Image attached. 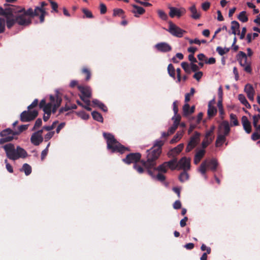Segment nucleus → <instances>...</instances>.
I'll list each match as a JSON object with an SVG mask.
<instances>
[{
  "label": "nucleus",
  "instance_id": "obj_1",
  "mask_svg": "<svg viewBox=\"0 0 260 260\" xmlns=\"http://www.w3.org/2000/svg\"><path fill=\"white\" fill-rule=\"evenodd\" d=\"M165 144V141L157 140L155 141L153 146L147 150V161L142 160L143 165L147 169V173L152 178L158 181L163 182L166 180V176L158 173L156 176L154 174L151 169L156 166V160L158 158L162 152V146Z\"/></svg>",
  "mask_w": 260,
  "mask_h": 260
},
{
  "label": "nucleus",
  "instance_id": "obj_2",
  "mask_svg": "<svg viewBox=\"0 0 260 260\" xmlns=\"http://www.w3.org/2000/svg\"><path fill=\"white\" fill-rule=\"evenodd\" d=\"M36 13L31 8L26 10L24 8L15 6L11 18L8 20L7 28L11 29L16 24L22 26L29 25L32 19L37 15Z\"/></svg>",
  "mask_w": 260,
  "mask_h": 260
},
{
  "label": "nucleus",
  "instance_id": "obj_3",
  "mask_svg": "<svg viewBox=\"0 0 260 260\" xmlns=\"http://www.w3.org/2000/svg\"><path fill=\"white\" fill-rule=\"evenodd\" d=\"M4 149L8 158L12 160H16L20 158H25L27 153L25 150L19 146L16 148L14 144L8 143L2 146Z\"/></svg>",
  "mask_w": 260,
  "mask_h": 260
},
{
  "label": "nucleus",
  "instance_id": "obj_4",
  "mask_svg": "<svg viewBox=\"0 0 260 260\" xmlns=\"http://www.w3.org/2000/svg\"><path fill=\"white\" fill-rule=\"evenodd\" d=\"M103 136L107 141V149L110 150L112 153H123L125 150H128L127 148L118 142L112 134L104 133Z\"/></svg>",
  "mask_w": 260,
  "mask_h": 260
},
{
  "label": "nucleus",
  "instance_id": "obj_5",
  "mask_svg": "<svg viewBox=\"0 0 260 260\" xmlns=\"http://www.w3.org/2000/svg\"><path fill=\"white\" fill-rule=\"evenodd\" d=\"M218 166V162L216 158L206 159L201 163L198 171L204 176L205 179H207L206 173L207 169L214 172L217 170Z\"/></svg>",
  "mask_w": 260,
  "mask_h": 260
},
{
  "label": "nucleus",
  "instance_id": "obj_6",
  "mask_svg": "<svg viewBox=\"0 0 260 260\" xmlns=\"http://www.w3.org/2000/svg\"><path fill=\"white\" fill-rule=\"evenodd\" d=\"M18 133L15 132L10 128H6L0 132V145L12 141L14 136H18Z\"/></svg>",
  "mask_w": 260,
  "mask_h": 260
},
{
  "label": "nucleus",
  "instance_id": "obj_7",
  "mask_svg": "<svg viewBox=\"0 0 260 260\" xmlns=\"http://www.w3.org/2000/svg\"><path fill=\"white\" fill-rule=\"evenodd\" d=\"M167 30L172 35L178 38H181L186 32L185 30L177 26L171 21L169 22V28Z\"/></svg>",
  "mask_w": 260,
  "mask_h": 260
},
{
  "label": "nucleus",
  "instance_id": "obj_8",
  "mask_svg": "<svg viewBox=\"0 0 260 260\" xmlns=\"http://www.w3.org/2000/svg\"><path fill=\"white\" fill-rule=\"evenodd\" d=\"M201 134L196 131L193 136H192L186 147L185 151L186 152H190L199 143L200 141Z\"/></svg>",
  "mask_w": 260,
  "mask_h": 260
},
{
  "label": "nucleus",
  "instance_id": "obj_9",
  "mask_svg": "<svg viewBox=\"0 0 260 260\" xmlns=\"http://www.w3.org/2000/svg\"><path fill=\"white\" fill-rule=\"evenodd\" d=\"M38 115V112L37 110L33 111H24L20 114V119L22 122H28L35 119Z\"/></svg>",
  "mask_w": 260,
  "mask_h": 260
},
{
  "label": "nucleus",
  "instance_id": "obj_10",
  "mask_svg": "<svg viewBox=\"0 0 260 260\" xmlns=\"http://www.w3.org/2000/svg\"><path fill=\"white\" fill-rule=\"evenodd\" d=\"M141 158V154L140 153H131L128 154L125 158L122 159V161L127 165L132 163L136 164L140 160Z\"/></svg>",
  "mask_w": 260,
  "mask_h": 260
},
{
  "label": "nucleus",
  "instance_id": "obj_11",
  "mask_svg": "<svg viewBox=\"0 0 260 260\" xmlns=\"http://www.w3.org/2000/svg\"><path fill=\"white\" fill-rule=\"evenodd\" d=\"M15 8V6L11 5L5 9L0 7V15L3 16L6 19V25H8L9 19H10L13 12H14V8Z\"/></svg>",
  "mask_w": 260,
  "mask_h": 260
},
{
  "label": "nucleus",
  "instance_id": "obj_12",
  "mask_svg": "<svg viewBox=\"0 0 260 260\" xmlns=\"http://www.w3.org/2000/svg\"><path fill=\"white\" fill-rule=\"evenodd\" d=\"M169 16L171 18H174L175 16L179 18L186 12L185 9L183 8H177L176 7H169Z\"/></svg>",
  "mask_w": 260,
  "mask_h": 260
},
{
  "label": "nucleus",
  "instance_id": "obj_13",
  "mask_svg": "<svg viewBox=\"0 0 260 260\" xmlns=\"http://www.w3.org/2000/svg\"><path fill=\"white\" fill-rule=\"evenodd\" d=\"M190 158L183 157L178 162L179 169L188 171L190 169Z\"/></svg>",
  "mask_w": 260,
  "mask_h": 260
},
{
  "label": "nucleus",
  "instance_id": "obj_14",
  "mask_svg": "<svg viewBox=\"0 0 260 260\" xmlns=\"http://www.w3.org/2000/svg\"><path fill=\"white\" fill-rule=\"evenodd\" d=\"M78 88L81 93L79 95L80 98H83L84 99L90 98L91 96V89L89 86H84L81 85L78 86Z\"/></svg>",
  "mask_w": 260,
  "mask_h": 260
},
{
  "label": "nucleus",
  "instance_id": "obj_15",
  "mask_svg": "<svg viewBox=\"0 0 260 260\" xmlns=\"http://www.w3.org/2000/svg\"><path fill=\"white\" fill-rule=\"evenodd\" d=\"M155 48L159 52H167L172 50L171 46L166 42H161L155 45Z\"/></svg>",
  "mask_w": 260,
  "mask_h": 260
},
{
  "label": "nucleus",
  "instance_id": "obj_16",
  "mask_svg": "<svg viewBox=\"0 0 260 260\" xmlns=\"http://www.w3.org/2000/svg\"><path fill=\"white\" fill-rule=\"evenodd\" d=\"M242 124L243 128L247 134H250L251 132L252 128L250 121L246 116H243L241 119Z\"/></svg>",
  "mask_w": 260,
  "mask_h": 260
},
{
  "label": "nucleus",
  "instance_id": "obj_17",
  "mask_svg": "<svg viewBox=\"0 0 260 260\" xmlns=\"http://www.w3.org/2000/svg\"><path fill=\"white\" fill-rule=\"evenodd\" d=\"M219 129L222 132L223 135L226 137L229 135L230 132V127L229 122L228 121H223L221 123Z\"/></svg>",
  "mask_w": 260,
  "mask_h": 260
},
{
  "label": "nucleus",
  "instance_id": "obj_18",
  "mask_svg": "<svg viewBox=\"0 0 260 260\" xmlns=\"http://www.w3.org/2000/svg\"><path fill=\"white\" fill-rule=\"evenodd\" d=\"M183 148H184V144L183 143H181V144H179L176 147L172 149L168 152V155L169 156L174 157L175 156L179 154L182 151Z\"/></svg>",
  "mask_w": 260,
  "mask_h": 260
},
{
  "label": "nucleus",
  "instance_id": "obj_19",
  "mask_svg": "<svg viewBox=\"0 0 260 260\" xmlns=\"http://www.w3.org/2000/svg\"><path fill=\"white\" fill-rule=\"evenodd\" d=\"M43 141L42 136H39L33 133L30 138L31 143L35 146L39 145Z\"/></svg>",
  "mask_w": 260,
  "mask_h": 260
},
{
  "label": "nucleus",
  "instance_id": "obj_20",
  "mask_svg": "<svg viewBox=\"0 0 260 260\" xmlns=\"http://www.w3.org/2000/svg\"><path fill=\"white\" fill-rule=\"evenodd\" d=\"M132 6L134 9L132 10V12L134 14L136 17H139V15L143 14L145 12V10L141 7L136 5H133Z\"/></svg>",
  "mask_w": 260,
  "mask_h": 260
},
{
  "label": "nucleus",
  "instance_id": "obj_21",
  "mask_svg": "<svg viewBox=\"0 0 260 260\" xmlns=\"http://www.w3.org/2000/svg\"><path fill=\"white\" fill-rule=\"evenodd\" d=\"M240 65L244 67V70L248 73H250L252 71V69L250 64L247 63V58L244 59H240L239 60Z\"/></svg>",
  "mask_w": 260,
  "mask_h": 260
},
{
  "label": "nucleus",
  "instance_id": "obj_22",
  "mask_svg": "<svg viewBox=\"0 0 260 260\" xmlns=\"http://www.w3.org/2000/svg\"><path fill=\"white\" fill-rule=\"evenodd\" d=\"M205 152L206 151L204 149H201L196 153L193 160L195 165H197L199 163L202 158L204 157Z\"/></svg>",
  "mask_w": 260,
  "mask_h": 260
},
{
  "label": "nucleus",
  "instance_id": "obj_23",
  "mask_svg": "<svg viewBox=\"0 0 260 260\" xmlns=\"http://www.w3.org/2000/svg\"><path fill=\"white\" fill-rule=\"evenodd\" d=\"M34 12L36 13V14H37L35 15V17L39 16L40 14V16L39 17L40 21L41 23H43L44 21L45 16L46 14V10H42L40 8H35V10H34Z\"/></svg>",
  "mask_w": 260,
  "mask_h": 260
},
{
  "label": "nucleus",
  "instance_id": "obj_24",
  "mask_svg": "<svg viewBox=\"0 0 260 260\" xmlns=\"http://www.w3.org/2000/svg\"><path fill=\"white\" fill-rule=\"evenodd\" d=\"M208 111H207L208 116L209 118L213 117L216 114L217 109L214 106H212V101L209 102V103H208Z\"/></svg>",
  "mask_w": 260,
  "mask_h": 260
},
{
  "label": "nucleus",
  "instance_id": "obj_25",
  "mask_svg": "<svg viewBox=\"0 0 260 260\" xmlns=\"http://www.w3.org/2000/svg\"><path fill=\"white\" fill-rule=\"evenodd\" d=\"M231 29L232 30V33L235 35L237 34L239 35L240 33V24L237 21L234 20L231 22Z\"/></svg>",
  "mask_w": 260,
  "mask_h": 260
},
{
  "label": "nucleus",
  "instance_id": "obj_26",
  "mask_svg": "<svg viewBox=\"0 0 260 260\" xmlns=\"http://www.w3.org/2000/svg\"><path fill=\"white\" fill-rule=\"evenodd\" d=\"M50 100L52 102V104L55 105L57 107H59L60 106L62 102L61 96L58 94H56L55 96L50 95Z\"/></svg>",
  "mask_w": 260,
  "mask_h": 260
},
{
  "label": "nucleus",
  "instance_id": "obj_27",
  "mask_svg": "<svg viewBox=\"0 0 260 260\" xmlns=\"http://www.w3.org/2000/svg\"><path fill=\"white\" fill-rule=\"evenodd\" d=\"M166 164H167V167L172 170H174L176 169L177 167H178L177 159L176 158H174L169 161L166 162Z\"/></svg>",
  "mask_w": 260,
  "mask_h": 260
},
{
  "label": "nucleus",
  "instance_id": "obj_28",
  "mask_svg": "<svg viewBox=\"0 0 260 260\" xmlns=\"http://www.w3.org/2000/svg\"><path fill=\"white\" fill-rule=\"evenodd\" d=\"M184 133V130L179 131L177 132V133L176 134V135L173 137V138L170 141V143L173 144V143H176L178 141H179L182 137Z\"/></svg>",
  "mask_w": 260,
  "mask_h": 260
},
{
  "label": "nucleus",
  "instance_id": "obj_29",
  "mask_svg": "<svg viewBox=\"0 0 260 260\" xmlns=\"http://www.w3.org/2000/svg\"><path fill=\"white\" fill-rule=\"evenodd\" d=\"M226 137L225 135H223L222 134H219L217 136L216 142H215V146L216 147H220L222 145L223 143L226 140Z\"/></svg>",
  "mask_w": 260,
  "mask_h": 260
},
{
  "label": "nucleus",
  "instance_id": "obj_30",
  "mask_svg": "<svg viewBox=\"0 0 260 260\" xmlns=\"http://www.w3.org/2000/svg\"><path fill=\"white\" fill-rule=\"evenodd\" d=\"M190 11L191 13V17L194 19H198L200 18L201 15L197 11L195 6H192L190 8Z\"/></svg>",
  "mask_w": 260,
  "mask_h": 260
},
{
  "label": "nucleus",
  "instance_id": "obj_31",
  "mask_svg": "<svg viewBox=\"0 0 260 260\" xmlns=\"http://www.w3.org/2000/svg\"><path fill=\"white\" fill-rule=\"evenodd\" d=\"M167 166L166 164V162H164L161 165H159L157 168L154 167L152 169L153 170H152L153 172H155L156 171L161 172V173H166L167 172Z\"/></svg>",
  "mask_w": 260,
  "mask_h": 260
},
{
  "label": "nucleus",
  "instance_id": "obj_32",
  "mask_svg": "<svg viewBox=\"0 0 260 260\" xmlns=\"http://www.w3.org/2000/svg\"><path fill=\"white\" fill-rule=\"evenodd\" d=\"M21 172H24L26 176L29 175L31 173V166L25 163L24 164L22 167L20 169Z\"/></svg>",
  "mask_w": 260,
  "mask_h": 260
},
{
  "label": "nucleus",
  "instance_id": "obj_33",
  "mask_svg": "<svg viewBox=\"0 0 260 260\" xmlns=\"http://www.w3.org/2000/svg\"><path fill=\"white\" fill-rule=\"evenodd\" d=\"M187 171L183 170L179 176V180L181 182H184L189 179V174L187 172Z\"/></svg>",
  "mask_w": 260,
  "mask_h": 260
},
{
  "label": "nucleus",
  "instance_id": "obj_34",
  "mask_svg": "<svg viewBox=\"0 0 260 260\" xmlns=\"http://www.w3.org/2000/svg\"><path fill=\"white\" fill-rule=\"evenodd\" d=\"M238 99L240 102L244 105L247 108H250V105L245 98V96L243 94H240L238 95Z\"/></svg>",
  "mask_w": 260,
  "mask_h": 260
},
{
  "label": "nucleus",
  "instance_id": "obj_35",
  "mask_svg": "<svg viewBox=\"0 0 260 260\" xmlns=\"http://www.w3.org/2000/svg\"><path fill=\"white\" fill-rule=\"evenodd\" d=\"M124 12L122 9L116 8L113 10V16L114 17L120 16L122 18L124 19L125 18V16L124 15Z\"/></svg>",
  "mask_w": 260,
  "mask_h": 260
},
{
  "label": "nucleus",
  "instance_id": "obj_36",
  "mask_svg": "<svg viewBox=\"0 0 260 260\" xmlns=\"http://www.w3.org/2000/svg\"><path fill=\"white\" fill-rule=\"evenodd\" d=\"M81 72L85 76V81H88L90 79L91 76L90 71L87 68L84 67L82 68Z\"/></svg>",
  "mask_w": 260,
  "mask_h": 260
},
{
  "label": "nucleus",
  "instance_id": "obj_37",
  "mask_svg": "<svg viewBox=\"0 0 260 260\" xmlns=\"http://www.w3.org/2000/svg\"><path fill=\"white\" fill-rule=\"evenodd\" d=\"M91 115L94 120H96L99 122H103V118L102 115L96 111H93L91 113Z\"/></svg>",
  "mask_w": 260,
  "mask_h": 260
},
{
  "label": "nucleus",
  "instance_id": "obj_38",
  "mask_svg": "<svg viewBox=\"0 0 260 260\" xmlns=\"http://www.w3.org/2000/svg\"><path fill=\"white\" fill-rule=\"evenodd\" d=\"M238 19L242 22H246L248 20V17L246 15V11H242L238 16Z\"/></svg>",
  "mask_w": 260,
  "mask_h": 260
},
{
  "label": "nucleus",
  "instance_id": "obj_39",
  "mask_svg": "<svg viewBox=\"0 0 260 260\" xmlns=\"http://www.w3.org/2000/svg\"><path fill=\"white\" fill-rule=\"evenodd\" d=\"M244 91L247 95L254 94V90L253 86L250 84H247L244 88Z\"/></svg>",
  "mask_w": 260,
  "mask_h": 260
},
{
  "label": "nucleus",
  "instance_id": "obj_40",
  "mask_svg": "<svg viewBox=\"0 0 260 260\" xmlns=\"http://www.w3.org/2000/svg\"><path fill=\"white\" fill-rule=\"evenodd\" d=\"M52 103L50 101V103H48L46 104L44 107L43 109V111L45 114H51V109L52 107Z\"/></svg>",
  "mask_w": 260,
  "mask_h": 260
},
{
  "label": "nucleus",
  "instance_id": "obj_41",
  "mask_svg": "<svg viewBox=\"0 0 260 260\" xmlns=\"http://www.w3.org/2000/svg\"><path fill=\"white\" fill-rule=\"evenodd\" d=\"M168 72L169 75L173 78H175V70L172 64L170 63L168 66Z\"/></svg>",
  "mask_w": 260,
  "mask_h": 260
},
{
  "label": "nucleus",
  "instance_id": "obj_42",
  "mask_svg": "<svg viewBox=\"0 0 260 260\" xmlns=\"http://www.w3.org/2000/svg\"><path fill=\"white\" fill-rule=\"evenodd\" d=\"M230 51L229 48H222L221 47L218 46L216 48V51L218 53V54L222 56L224 55L225 54L229 52Z\"/></svg>",
  "mask_w": 260,
  "mask_h": 260
},
{
  "label": "nucleus",
  "instance_id": "obj_43",
  "mask_svg": "<svg viewBox=\"0 0 260 260\" xmlns=\"http://www.w3.org/2000/svg\"><path fill=\"white\" fill-rule=\"evenodd\" d=\"M230 120H231V122L232 124H233L234 126H238L239 125V121H238L237 116L235 114H234L233 113H231L230 114Z\"/></svg>",
  "mask_w": 260,
  "mask_h": 260
},
{
  "label": "nucleus",
  "instance_id": "obj_44",
  "mask_svg": "<svg viewBox=\"0 0 260 260\" xmlns=\"http://www.w3.org/2000/svg\"><path fill=\"white\" fill-rule=\"evenodd\" d=\"M182 68L184 71L188 74L191 73V69L189 67V64L187 62H182L181 64Z\"/></svg>",
  "mask_w": 260,
  "mask_h": 260
},
{
  "label": "nucleus",
  "instance_id": "obj_45",
  "mask_svg": "<svg viewBox=\"0 0 260 260\" xmlns=\"http://www.w3.org/2000/svg\"><path fill=\"white\" fill-rule=\"evenodd\" d=\"M81 100L83 101L86 105H84L83 108L85 109L87 111H91V108L89 107L90 105V101L88 99H84L83 98L81 97Z\"/></svg>",
  "mask_w": 260,
  "mask_h": 260
},
{
  "label": "nucleus",
  "instance_id": "obj_46",
  "mask_svg": "<svg viewBox=\"0 0 260 260\" xmlns=\"http://www.w3.org/2000/svg\"><path fill=\"white\" fill-rule=\"evenodd\" d=\"M214 137H211L209 139H204L202 142V146L204 149L206 148L213 140Z\"/></svg>",
  "mask_w": 260,
  "mask_h": 260
},
{
  "label": "nucleus",
  "instance_id": "obj_47",
  "mask_svg": "<svg viewBox=\"0 0 260 260\" xmlns=\"http://www.w3.org/2000/svg\"><path fill=\"white\" fill-rule=\"evenodd\" d=\"M252 118H253V125L255 129V131L256 132H258V133H259L260 134V124L258 125L257 124V118H256V116H253Z\"/></svg>",
  "mask_w": 260,
  "mask_h": 260
},
{
  "label": "nucleus",
  "instance_id": "obj_48",
  "mask_svg": "<svg viewBox=\"0 0 260 260\" xmlns=\"http://www.w3.org/2000/svg\"><path fill=\"white\" fill-rule=\"evenodd\" d=\"M157 14L159 17L163 20H167L168 18L167 14L162 10H157Z\"/></svg>",
  "mask_w": 260,
  "mask_h": 260
},
{
  "label": "nucleus",
  "instance_id": "obj_49",
  "mask_svg": "<svg viewBox=\"0 0 260 260\" xmlns=\"http://www.w3.org/2000/svg\"><path fill=\"white\" fill-rule=\"evenodd\" d=\"M82 12L85 15V17L87 18H93V15L92 12L86 8H83L82 10Z\"/></svg>",
  "mask_w": 260,
  "mask_h": 260
},
{
  "label": "nucleus",
  "instance_id": "obj_50",
  "mask_svg": "<svg viewBox=\"0 0 260 260\" xmlns=\"http://www.w3.org/2000/svg\"><path fill=\"white\" fill-rule=\"evenodd\" d=\"M195 92V89L194 88L192 87L190 89V91L189 93H187L185 94V102L186 103L189 102L190 101V97L194 94Z\"/></svg>",
  "mask_w": 260,
  "mask_h": 260
},
{
  "label": "nucleus",
  "instance_id": "obj_51",
  "mask_svg": "<svg viewBox=\"0 0 260 260\" xmlns=\"http://www.w3.org/2000/svg\"><path fill=\"white\" fill-rule=\"evenodd\" d=\"M190 106L188 104H185L183 107V115L184 116H187L189 114V111H190Z\"/></svg>",
  "mask_w": 260,
  "mask_h": 260
},
{
  "label": "nucleus",
  "instance_id": "obj_52",
  "mask_svg": "<svg viewBox=\"0 0 260 260\" xmlns=\"http://www.w3.org/2000/svg\"><path fill=\"white\" fill-rule=\"evenodd\" d=\"M58 123V121L57 120L53 122L52 125L50 126H44L43 127V129L48 131H50L52 130L54 128V127L56 126V125Z\"/></svg>",
  "mask_w": 260,
  "mask_h": 260
},
{
  "label": "nucleus",
  "instance_id": "obj_53",
  "mask_svg": "<svg viewBox=\"0 0 260 260\" xmlns=\"http://www.w3.org/2000/svg\"><path fill=\"white\" fill-rule=\"evenodd\" d=\"M50 146V143H48L47 145L46 148L43 150L41 153V160H44L45 157L47 156L48 152V148Z\"/></svg>",
  "mask_w": 260,
  "mask_h": 260
},
{
  "label": "nucleus",
  "instance_id": "obj_54",
  "mask_svg": "<svg viewBox=\"0 0 260 260\" xmlns=\"http://www.w3.org/2000/svg\"><path fill=\"white\" fill-rule=\"evenodd\" d=\"M77 114L83 119L87 120L89 118V114L86 113L84 111L79 112Z\"/></svg>",
  "mask_w": 260,
  "mask_h": 260
},
{
  "label": "nucleus",
  "instance_id": "obj_55",
  "mask_svg": "<svg viewBox=\"0 0 260 260\" xmlns=\"http://www.w3.org/2000/svg\"><path fill=\"white\" fill-rule=\"evenodd\" d=\"M133 168L140 174H142L144 172V169L143 167L137 164V163L134 165Z\"/></svg>",
  "mask_w": 260,
  "mask_h": 260
},
{
  "label": "nucleus",
  "instance_id": "obj_56",
  "mask_svg": "<svg viewBox=\"0 0 260 260\" xmlns=\"http://www.w3.org/2000/svg\"><path fill=\"white\" fill-rule=\"evenodd\" d=\"M50 4H51V8L52 9V12L53 11H54L56 13H58V6L57 3L55 2L51 1Z\"/></svg>",
  "mask_w": 260,
  "mask_h": 260
},
{
  "label": "nucleus",
  "instance_id": "obj_57",
  "mask_svg": "<svg viewBox=\"0 0 260 260\" xmlns=\"http://www.w3.org/2000/svg\"><path fill=\"white\" fill-rule=\"evenodd\" d=\"M28 125H21L18 127V131H14L15 132H16L18 133V135L22 133V132L26 130L28 128Z\"/></svg>",
  "mask_w": 260,
  "mask_h": 260
},
{
  "label": "nucleus",
  "instance_id": "obj_58",
  "mask_svg": "<svg viewBox=\"0 0 260 260\" xmlns=\"http://www.w3.org/2000/svg\"><path fill=\"white\" fill-rule=\"evenodd\" d=\"M42 123V121L41 118H38L35 122L34 127L32 128V131L35 130L36 128L39 127L41 126Z\"/></svg>",
  "mask_w": 260,
  "mask_h": 260
},
{
  "label": "nucleus",
  "instance_id": "obj_59",
  "mask_svg": "<svg viewBox=\"0 0 260 260\" xmlns=\"http://www.w3.org/2000/svg\"><path fill=\"white\" fill-rule=\"evenodd\" d=\"M172 119L174 120V123L179 125V123L181 120V116L178 113L176 115H175L172 118Z\"/></svg>",
  "mask_w": 260,
  "mask_h": 260
},
{
  "label": "nucleus",
  "instance_id": "obj_60",
  "mask_svg": "<svg viewBox=\"0 0 260 260\" xmlns=\"http://www.w3.org/2000/svg\"><path fill=\"white\" fill-rule=\"evenodd\" d=\"M100 13L101 14H104L107 12V7L103 3L100 4Z\"/></svg>",
  "mask_w": 260,
  "mask_h": 260
},
{
  "label": "nucleus",
  "instance_id": "obj_61",
  "mask_svg": "<svg viewBox=\"0 0 260 260\" xmlns=\"http://www.w3.org/2000/svg\"><path fill=\"white\" fill-rule=\"evenodd\" d=\"M5 162L6 164V167L7 170V171L11 173H12L13 172V169L12 167V166L8 162L7 159L5 160Z\"/></svg>",
  "mask_w": 260,
  "mask_h": 260
},
{
  "label": "nucleus",
  "instance_id": "obj_62",
  "mask_svg": "<svg viewBox=\"0 0 260 260\" xmlns=\"http://www.w3.org/2000/svg\"><path fill=\"white\" fill-rule=\"evenodd\" d=\"M203 74L202 72L199 71L193 75V77L194 79H196L197 81H199L203 76Z\"/></svg>",
  "mask_w": 260,
  "mask_h": 260
},
{
  "label": "nucleus",
  "instance_id": "obj_63",
  "mask_svg": "<svg viewBox=\"0 0 260 260\" xmlns=\"http://www.w3.org/2000/svg\"><path fill=\"white\" fill-rule=\"evenodd\" d=\"M179 125L178 124H176L175 123H173V125L172 126H171L169 129H168V132L170 133V134L171 135L172 134H173L175 131L176 130V129L177 128L178 126Z\"/></svg>",
  "mask_w": 260,
  "mask_h": 260
},
{
  "label": "nucleus",
  "instance_id": "obj_64",
  "mask_svg": "<svg viewBox=\"0 0 260 260\" xmlns=\"http://www.w3.org/2000/svg\"><path fill=\"white\" fill-rule=\"evenodd\" d=\"M251 139L253 141H256L260 139V134H259L258 132H255L251 135Z\"/></svg>",
  "mask_w": 260,
  "mask_h": 260
}]
</instances>
